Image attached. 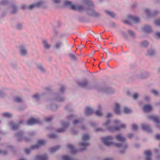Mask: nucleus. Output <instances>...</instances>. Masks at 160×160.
<instances>
[{
    "instance_id": "obj_1",
    "label": "nucleus",
    "mask_w": 160,
    "mask_h": 160,
    "mask_svg": "<svg viewBox=\"0 0 160 160\" xmlns=\"http://www.w3.org/2000/svg\"><path fill=\"white\" fill-rule=\"evenodd\" d=\"M46 143V141L43 140H39L38 142V144L32 146L30 148H26L24 150V152L28 154L30 152L31 150L36 148H38L40 146L44 145Z\"/></svg>"
},
{
    "instance_id": "obj_2",
    "label": "nucleus",
    "mask_w": 160,
    "mask_h": 160,
    "mask_svg": "<svg viewBox=\"0 0 160 160\" xmlns=\"http://www.w3.org/2000/svg\"><path fill=\"white\" fill-rule=\"evenodd\" d=\"M65 5L70 6V8L74 10L81 11L83 9V8L82 6L81 5H78L76 6L73 5L72 2L68 1H66L64 2Z\"/></svg>"
},
{
    "instance_id": "obj_3",
    "label": "nucleus",
    "mask_w": 160,
    "mask_h": 160,
    "mask_svg": "<svg viewBox=\"0 0 160 160\" xmlns=\"http://www.w3.org/2000/svg\"><path fill=\"white\" fill-rule=\"evenodd\" d=\"M112 137L110 136H108L106 137L103 138H102L103 142L104 144L107 146H109L112 145L113 143L111 142L112 139Z\"/></svg>"
},
{
    "instance_id": "obj_4",
    "label": "nucleus",
    "mask_w": 160,
    "mask_h": 160,
    "mask_svg": "<svg viewBox=\"0 0 160 160\" xmlns=\"http://www.w3.org/2000/svg\"><path fill=\"white\" fill-rule=\"evenodd\" d=\"M40 122V121L39 120L33 118L30 119L27 121V124L29 125H32Z\"/></svg>"
},
{
    "instance_id": "obj_5",
    "label": "nucleus",
    "mask_w": 160,
    "mask_h": 160,
    "mask_svg": "<svg viewBox=\"0 0 160 160\" xmlns=\"http://www.w3.org/2000/svg\"><path fill=\"white\" fill-rule=\"evenodd\" d=\"M148 118L152 120L153 121L156 122L157 123V126L158 128H160V126L159 125L160 121L159 118L156 116L153 115H151L148 117Z\"/></svg>"
},
{
    "instance_id": "obj_6",
    "label": "nucleus",
    "mask_w": 160,
    "mask_h": 160,
    "mask_svg": "<svg viewBox=\"0 0 160 160\" xmlns=\"http://www.w3.org/2000/svg\"><path fill=\"white\" fill-rule=\"evenodd\" d=\"M126 127V125L124 124H122L120 125L118 127H110L108 128V129L112 132L114 131H118L121 128H124Z\"/></svg>"
},
{
    "instance_id": "obj_7",
    "label": "nucleus",
    "mask_w": 160,
    "mask_h": 160,
    "mask_svg": "<svg viewBox=\"0 0 160 160\" xmlns=\"http://www.w3.org/2000/svg\"><path fill=\"white\" fill-rule=\"evenodd\" d=\"M42 4V2L41 1H39L35 4L31 5L28 8L29 9H31L34 8L39 7Z\"/></svg>"
},
{
    "instance_id": "obj_8",
    "label": "nucleus",
    "mask_w": 160,
    "mask_h": 160,
    "mask_svg": "<svg viewBox=\"0 0 160 160\" xmlns=\"http://www.w3.org/2000/svg\"><path fill=\"white\" fill-rule=\"evenodd\" d=\"M62 124L63 125V128L61 129H58L57 130V132H64L66 128L68 126L69 123H65L64 122H62Z\"/></svg>"
},
{
    "instance_id": "obj_9",
    "label": "nucleus",
    "mask_w": 160,
    "mask_h": 160,
    "mask_svg": "<svg viewBox=\"0 0 160 160\" xmlns=\"http://www.w3.org/2000/svg\"><path fill=\"white\" fill-rule=\"evenodd\" d=\"M152 106L149 105H144L143 108V110L145 112H148L152 110Z\"/></svg>"
},
{
    "instance_id": "obj_10",
    "label": "nucleus",
    "mask_w": 160,
    "mask_h": 160,
    "mask_svg": "<svg viewBox=\"0 0 160 160\" xmlns=\"http://www.w3.org/2000/svg\"><path fill=\"white\" fill-rule=\"evenodd\" d=\"M48 157L46 155H38L35 158V160H48Z\"/></svg>"
},
{
    "instance_id": "obj_11",
    "label": "nucleus",
    "mask_w": 160,
    "mask_h": 160,
    "mask_svg": "<svg viewBox=\"0 0 160 160\" xmlns=\"http://www.w3.org/2000/svg\"><path fill=\"white\" fill-rule=\"evenodd\" d=\"M116 138L118 141L123 142L126 140V139L122 136L121 134H119L116 136Z\"/></svg>"
},
{
    "instance_id": "obj_12",
    "label": "nucleus",
    "mask_w": 160,
    "mask_h": 160,
    "mask_svg": "<svg viewBox=\"0 0 160 160\" xmlns=\"http://www.w3.org/2000/svg\"><path fill=\"white\" fill-rule=\"evenodd\" d=\"M144 155L147 157L146 160H151V156L152 154L151 152L149 150L146 151L144 152Z\"/></svg>"
},
{
    "instance_id": "obj_13",
    "label": "nucleus",
    "mask_w": 160,
    "mask_h": 160,
    "mask_svg": "<svg viewBox=\"0 0 160 160\" xmlns=\"http://www.w3.org/2000/svg\"><path fill=\"white\" fill-rule=\"evenodd\" d=\"M93 111L92 108L89 107H87L86 108L85 110V114L86 115H88L92 113Z\"/></svg>"
},
{
    "instance_id": "obj_14",
    "label": "nucleus",
    "mask_w": 160,
    "mask_h": 160,
    "mask_svg": "<svg viewBox=\"0 0 160 160\" xmlns=\"http://www.w3.org/2000/svg\"><path fill=\"white\" fill-rule=\"evenodd\" d=\"M129 18L132 20L133 22L135 23H138L139 22L140 20L138 18L133 16L132 15H129L128 16Z\"/></svg>"
},
{
    "instance_id": "obj_15",
    "label": "nucleus",
    "mask_w": 160,
    "mask_h": 160,
    "mask_svg": "<svg viewBox=\"0 0 160 160\" xmlns=\"http://www.w3.org/2000/svg\"><path fill=\"white\" fill-rule=\"evenodd\" d=\"M119 108V105L118 103H116L115 104V107L114 110L115 113L117 114H119L120 113Z\"/></svg>"
},
{
    "instance_id": "obj_16",
    "label": "nucleus",
    "mask_w": 160,
    "mask_h": 160,
    "mask_svg": "<svg viewBox=\"0 0 160 160\" xmlns=\"http://www.w3.org/2000/svg\"><path fill=\"white\" fill-rule=\"evenodd\" d=\"M142 128L145 130L150 132V128L149 126L143 124L142 125Z\"/></svg>"
},
{
    "instance_id": "obj_17",
    "label": "nucleus",
    "mask_w": 160,
    "mask_h": 160,
    "mask_svg": "<svg viewBox=\"0 0 160 160\" xmlns=\"http://www.w3.org/2000/svg\"><path fill=\"white\" fill-rule=\"evenodd\" d=\"M151 27L149 26L145 25L143 28V31L146 32H148L151 31Z\"/></svg>"
},
{
    "instance_id": "obj_18",
    "label": "nucleus",
    "mask_w": 160,
    "mask_h": 160,
    "mask_svg": "<svg viewBox=\"0 0 160 160\" xmlns=\"http://www.w3.org/2000/svg\"><path fill=\"white\" fill-rule=\"evenodd\" d=\"M88 82L87 80L86 79L84 80L82 82H79L78 83L79 85H80L81 87H85L88 84Z\"/></svg>"
},
{
    "instance_id": "obj_19",
    "label": "nucleus",
    "mask_w": 160,
    "mask_h": 160,
    "mask_svg": "<svg viewBox=\"0 0 160 160\" xmlns=\"http://www.w3.org/2000/svg\"><path fill=\"white\" fill-rule=\"evenodd\" d=\"M60 148L59 146H57L55 147L51 148L50 149V152H54L58 150Z\"/></svg>"
},
{
    "instance_id": "obj_20",
    "label": "nucleus",
    "mask_w": 160,
    "mask_h": 160,
    "mask_svg": "<svg viewBox=\"0 0 160 160\" xmlns=\"http://www.w3.org/2000/svg\"><path fill=\"white\" fill-rule=\"evenodd\" d=\"M10 125L12 127V129L13 130H17L18 127L19 125H18L15 124L12 122L10 123Z\"/></svg>"
},
{
    "instance_id": "obj_21",
    "label": "nucleus",
    "mask_w": 160,
    "mask_h": 160,
    "mask_svg": "<svg viewBox=\"0 0 160 160\" xmlns=\"http://www.w3.org/2000/svg\"><path fill=\"white\" fill-rule=\"evenodd\" d=\"M90 138V137L87 134H85L82 137V140L84 142L87 141Z\"/></svg>"
},
{
    "instance_id": "obj_22",
    "label": "nucleus",
    "mask_w": 160,
    "mask_h": 160,
    "mask_svg": "<svg viewBox=\"0 0 160 160\" xmlns=\"http://www.w3.org/2000/svg\"><path fill=\"white\" fill-rule=\"evenodd\" d=\"M20 50L21 53L22 55H24L27 53V50L24 48L21 47Z\"/></svg>"
},
{
    "instance_id": "obj_23",
    "label": "nucleus",
    "mask_w": 160,
    "mask_h": 160,
    "mask_svg": "<svg viewBox=\"0 0 160 160\" xmlns=\"http://www.w3.org/2000/svg\"><path fill=\"white\" fill-rule=\"evenodd\" d=\"M123 112L125 113H129L132 112V110L131 109L126 107L124 108Z\"/></svg>"
},
{
    "instance_id": "obj_24",
    "label": "nucleus",
    "mask_w": 160,
    "mask_h": 160,
    "mask_svg": "<svg viewBox=\"0 0 160 160\" xmlns=\"http://www.w3.org/2000/svg\"><path fill=\"white\" fill-rule=\"evenodd\" d=\"M42 42L44 45V48H46L48 49L50 47V45H49L47 43V42L45 40H43L42 41Z\"/></svg>"
},
{
    "instance_id": "obj_25",
    "label": "nucleus",
    "mask_w": 160,
    "mask_h": 160,
    "mask_svg": "<svg viewBox=\"0 0 160 160\" xmlns=\"http://www.w3.org/2000/svg\"><path fill=\"white\" fill-rule=\"evenodd\" d=\"M106 12L108 15H110L111 17H114L115 16V14L112 12L108 11H106Z\"/></svg>"
},
{
    "instance_id": "obj_26",
    "label": "nucleus",
    "mask_w": 160,
    "mask_h": 160,
    "mask_svg": "<svg viewBox=\"0 0 160 160\" xmlns=\"http://www.w3.org/2000/svg\"><path fill=\"white\" fill-rule=\"evenodd\" d=\"M2 115L5 117L10 118L12 116V114L8 112H5L2 114Z\"/></svg>"
},
{
    "instance_id": "obj_27",
    "label": "nucleus",
    "mask_w": 160,
    "mask_h": 160,
    "mask_svg": "<svg viewBox=\"0 0 160 160\" xmlns=\"http://www.w3.org/2000/svg\"><path fill=\"white\" fill-rule=\"evenodd\" d=\"M96 114L98 116L101 117L102 116V113L101 112V111L98 110H97L95 112Z\"/></svg>"
},
{
    "instance_id": "obj_28",
    "label": "nucleus",
    "mask_w": 160,
    "mask_h": 160,
    "mask_svg": "<svg viewBox=\"0 0 160 160\" xmlns=\"http://www.w3.org/2000/svg\"><path fill=\"white\" fill-rule=\"evenodd\" d=\"M89 145V143L86 142H82L79 144V146L81 147H86Z\"/></svg>"
},
{
    "instance_id": "obj_29",
    "label": "nucleus",
    "mask_w": 160,
    "mask_h": 160,
    "mask_svg": "<svg viewBox=\"0 0 160 160\" xmlns=\"http://www.w3.org/2000/svg\"><path fill=\"white\" fill-rule=\"evenodd\" d=\"M14 100L15 102H19L22 101V99L19 97H16L14 99Z\"/></svg>"
},
{
    "instance_id": "obj_30",
    "label": "nucleus",
    "mask_w": 160,
    "mask_h": 160,
    "mask_svg": "<svg viewBox=\"0 0 160 160\" xmlns=\"http://www.w3.org/2000/svg\"><path fill=\"white\" fill-rule=\"evenodd\" d=\"M67 147L68 148L70 149L72 152H74V148L73 146L71 144H68L67 145Z\"/></svg>"
},
{
    "instance_id": "obj_31",
    "label": "nucleus",
    "mask_w": 160,
    "mask_h": 160,
    "mask_svg": "<svg viewBox=\"0 0 160 160\" xmlns=\"http://www.w3.org/2000/svg\"><path fill=\"white\" fill-rule=\"evenodd\" d=\"M63 160H72V158L67 155L63 157Z\"/></svg>"
},
{
    "instance_id": "obj_32",
    "label": "nucleus",
    "mask_w": 160,
    "mask_h": 160,
    "mask_svg": "<svg viewBox=\"0 0 160 160\" xmlns=\"http://www.w3.org/2000/svg\"><path fill=\"white\" fill-rule=\"evenodd\" d=\"M148 42L147 41H144L142 43V45L144 47H147L148 45Z\"/></svg>"
},
{
    "instance_id": "obj_33",
    "label": "nucleus",
    "mask_w": 160,
    "mask_h": 160,
    "mask_svg": "<svg viewBox=\"0 0 160 160\" xmlns=\"http://www.w3.org/2000/svg\"><path fill=\"white\" fill-rule=\"evenodd\" d=\"M52 119V117H49L45 118V120L46 122H48L51 121Z\"/></svg>"
},
{
    "instance_id": "obj_34",
    "label": "nucleus",
    "mask_w": 160,
    "mask_h": 160,
    "mask_svg": "<svg viewBox=\"0 0 160 160\" xmlns=\"http://www.w3.org/2000/svg\"><path fill=\"white\" fill-rule=\"evenodd\" d=\"M154 53V52L153 51H148V55L149 56H152Z\"/></svg>"
},
{
    "instance_id": "obj_35",
    "label": "nucleus",
    "mask_w": 160,
    "mask_h": 160,
    "mask_svg": "<svg viewBox=\"0 0 160 160\" xmlns=\"http://www.w3.org/2000/svg\"><path fill=\"white\" fill-rule=\"evenodd\" d=\"M69 57L72 59H73L75 60L76 59V57L73 54L70 53L69 55Z\"/></svg>"
},
{
    "instance_id": "obj_36",
    "label": "nucleus",
    "mask_w": 160,
    "mask_h": 160,
    "mask_svg": "<svg viewBox=\"0 0 160 160\" xmlns=\"http://www.w3.org/2000/svg\"><path fill=\"white\" fill-rule=\"evenodd\" d=\"M152 92L156 96L158 95L159 94L158 92L155 90H152Z\"/></svg>"
},
{
    "instance_id": "obj_37",
    "label": "nucleus",
    "mask_w": 160,
    "mask_h": 160,
    "mask_svg": "<svg viewBox=\"0 0 160 160\" xmlns=\"http://www.w3.org/2000/svg\"><path fill=\"white\" fill-rule=\"evenodd\" d=\"M138 97V94L137 93H135L133 95V98L134 99H137Z\"/></svg>"
},
{
    "instance_id": "obj_38",
    "label": "nucleus",
    "mask_w": 160,
    "mask_h": 160,
    "mask_svg": "<svg viewBox=\"0 0 160 160\" xmlns=\"http://www.w3.org/2000/svg\"><path fill=\"white\" fill-rule=\"evenodd\" d=\"M115 146L118 148H120L122 147V144L115 143L114 144Z\"/></svg>"
},
{
    "instance_id": "obj_39",
    "label": "nucleus",
    "mask_w": 160,
    "mask_h": 160,
    "mask_svg": "<svg viewBox=\"0 0 160 160\" xmlns=\"http://www.w3.org/2000/svg\"><path fill=\"white\" fill-rule=\"evenodd\" d=\"M155 24L157 25H160V19L156 20L155 22Z\"/></svg>"
},
{
    "instance_id": "obj_40",
    "label": "nucleus",
    "mask_w": 160,
    "mask_h": 160,
    "mask_svg": "<svg viewBox=\"0 0 160 160\" xmlns=\"http://www.w3.org/2000/svg\"><path fill=\"white\" fill-rule=\"evenodd\" d=\"M8 2L7 0H4L1 2H0V4L1 5L5 4Z\"/></svg>"
},
{
    "instance_id": "obj_41",
    "label": "nucleus",
    "mask_w": 160,
    "mask_h": 160,
    "mask_svg": "<svg viewBox=\"0 0 160 160\" xmlns=\"http://www.w3.org/2000/svg\"><path fill=\"white\" fill-rule=\"evenodd\" d=\"M132 128L133 130H136L138 128V126L135 124H133L132 125Z\"/></svg>"
},
{
    "instance_id": "obj_42",
    "label": "nucleus",
    "mask_w": 160,
    "mask_h": 160,
    "mask_svg": "<svg viewBox=\"0 0 160 160\" xmlns=\"http://www.w3.org/2000/svg\"><path fill=\"white\" fill-rule=\"evenodd\" d=\"M12 8L13 10L12 11V13H14L16 12L17 9L14 6H12Z\"/></svg>"
},
{
    "instance_id": "obj_43",
    "label": "nucleus",
    "mask_w": 160,
    "mask_h": 160,
    "mask_svg": "<svg viewBox=\"0 0 160 160\" xmlns=\"http://www.w3.org/2000/svg\"><path fill=\"white\" fill-rule=\"evenodd\" d=\"M84 2H85L88 4L92 5V2L90 1L89 0H84Z\"/></svg>"
},
{
    "instance_id": "obj_44",
    "label": "nucleus",
    "mask_w": 160,
    "mask_h": 160,
    "mask_svg": "<svg viewBox=\"0 0 160 160\" xmlns=\"http://www.w3.org/2000/svg\"><path fill=\"white\" fill-rule=\"evenodd\" d=\"M128 32L132 36H134V33L131 30H128Z\"/></svg>"
},
{
    "instance_id": "obj_45",
    "label": "nucleus",
    "mask_w": 160,
    "mask_h": 160,
    "mask_svg": "<svg viewBox=\"0 0 160 160\" xmlns=\"http://www.w3.org/2000/svg\"><path fill=\"white\" fill-rule=\"evenodd\" d=\"M23 134V133L22 132H20L18 133L17 135V136L18 137H21Z\"/></svg>"
},
{
    "instance_id": "obj_46",
    "label": "nucleus",
    "mask_w": 160,
    "mask_h": 160,
    "mask_svg": "<svg viewBox=\"0 0 160 160\" xmlns=\"http://www.w3.org/2000/svg\"><path fill=\"white\" fill-rule=\"evenodd\" d=\"M79 120H75L74 121H73V124H77V123H78L79 122Z\"/></svg>"
},
{
    "instance_id": "obj_47",
    "label": "nucleus",
    "mask_w": 160,
    "mask_h": 160,
    "mask_svg": "<svg viewBox=\"0 0 160 160\" xmlns=\"http://www.w3.org/2000/svg\"><path fill=\"white\" fill-rule=\"evenodd\" d=\"M33 97L36 99H38L39 97V95L38 94H36L33 96Z\"/></svg>"
},
{
    "instance_id": "obj_48",
    "label": "nucleus",
    "mask_w": 160,
    "mask_h": 160,
    "mask_svg": "<svg viewBox=\"0 0 160 160\" xmlns=\"http://www.w3.org/2000/svg\"><path fill=\"white\" fill-rule=\"evenodd\" d=\"M110 121H107V122H105L104 124V125L106 126H107L110 123Z\"/></svg>"
},
{
    "instance_id": "obj_49",
    "label": "nucleus",
    "mask_w": 160,
    "mask_h": 160,
    "mask_svg": "<svg viewBox=\"0 0 160 160\" xmlns=\"http://www.w3.org/2000/svg\"><path fill=\"white\" fill-rule=\"evenodd\" d=\"M157 37L158 38H160V32H157L156 33Z\"/></svg>"
},
{
    "instance_id": "obj_50",
    "label": "nucleus",
    "mask_w": 160,
    "mask_h": 160,
    "mask_svg": "<svg viewBox=\"0 0 160 160\" xmlns=\"http://www.w3.org/2000/svg\"><path fill=\"white\" fill-rule=\"evenodd\" d=\"M65 89V88L64 86L62 87L60 89V92H63L64 91Z\"/></svg>"
},
{
    "instance_id": "obj_51",
    "label": "nucleus",
    "mask_w": 160,
    "mask_h": 160,
    "mask_svg": "<svg viewBox=\"0 0 160 160\" xmlns=\"http://www.w3.org/2000/svg\"><path fill=\"white\" fill-rule=\"evenodd\" d=\"M49 137L51 138H54L56 137V135L54 134H53L50 135Z\"/></svg>"
},
{
    "instance_id": "obj_52",
    "label": "nucleus",
    "mask_w": 160,
    "mask_h": 160,
    "mask_svg": "<svg viewBox=\"0 0 160 160\" xmlns=\"http://www.w3.org/2000/svg\"><path fill=\"white\" fill-rule=\"evenodd\" d=\"M156 138L157 139H160V135L158 134L156 136Z\"/></svg>"
},
{
    "instance_id": "obj_53",
    "label": "nucleus",
    "mask_w": 160,
    "mask_h": 160,
    "mask_svg": "<svg viewBox=\"0 0 160 160\" xmlns=\"http://www.w3.org/2000/svg\"><path fill=\"white\" fill-rule=\"evenodd\" d=\"M112 116V114L111 113H109L107 115V118H109Z\"/></svg>"
},
{
    "instance_id": "obj_54",
    "label": "nucleus",
    "mask_w": 160,
    "mask_h": 160,
    "mask_svg": "<svg viewBox=\"0 0 160 160\" xmlns=\"http://www.w3.org/2000/svg\"><path fill=\"white\" fill-rule=\"evenodd\" d=\"M60 45V44L59 43H57L56 45V48H58Z\"/></svg>"
},
{
    "instance_id": "obj_55",
    "label": "nucleus",
    "mask_w": 160,
    "mask_h": 160,
    "mask_svg": "<svg viewBox=\"0 0 160 160\" xmlns=\"http://www.w3.org/2000/svg\"><path fill=\"white\" fill-rule=\"evenodd\" d=\"M145 12L147 14H148L150 12V10L148 9H147L145 10Z\"/></svg>"
},
{
    "instance_id": "obj_56",
    "label": "nucleus",
    "mask_w": 160,
    "mask_h": 160,
    "mask_svg": "<svg viewBox=\"0 0 160 160\" xmlns=\"http://www.w3.org/2000/svg\"><path fill=\"white\" fill-rule=\"evenodd\" d=\"M38 68L39 69H40L41 70L43 71V69L42 66L41 65H40L38 66Z\"/></svg>"
},
{
    "instance_id": "obj_57",
    "label": "nucleus",
    "mask_w": 160,
    "mask_h": 160,
    "mask_svg": "<svg viewBox=\"0 0 160 160\" xmlns=\"http://www.w3.org/2000/svg\"><path fill=\"white\" fill-rule=\"evenodd\" d=\"M21 27H22V26H21V25H20V24H18L17 26V28L18 29H20L21 28Z\"/></svg>"
},
{
    "instance_id": "obj_58",
    "label": "nucleus",
    "mask_w": 160,
    "mask_h": 160,
    "mask_svg": "<svg viewBox=\"0 0 160 160\" xmlns=\"http://www.w3.org/2000/svg\"><path fill=\"white\" fill-rule=\"evenodd\" d=\"M54 2L55 3H58L60 2V0H53Z\"/></svg>"
},
{
    "instance_id": "obj_59",
    "label": "nucleus",
    "mask_w": 160,
    "mask_h": 160,
    "mask_svg": "<svg viewBox=\"0 0 160 160\" xmlns=\"http://www.w3.org/2000/svg\"><path fill=\"white\" fill-rule=\"evenodd\" d=\"M133 136V135L132 134H128V137L129 138H131Z\"/></svg>"
},
{
    "instance_id": "obj_60",
    "label": "nucleus",
    "mask_w": 160,
    "mask_h": 160,
    "mask_svg": "<svg viewBox=\"0 0 160 160\" xmlns=\"http://www.w3.org/2000/svg\"><path fill=\"white\" fill-rule=\"evenodd\" d=\"M119 122V121L118 120H116L114 121V123L116 124L118 123Z\"/></svg>"
},
{
    "instance_id": "obj_61",
    "label": "nucleus",
    "mask_w": 160,
    "mask_h": 160,
    "mask_svg": "<svg viewBox=\"0 0 160 160\" xmlns=\"http://www.w3.org/2000/svg\"><path fill=\"white\" fill-rule=\"evenodd\" d=\"M26 7L24 5H22V8L23 9H24L26 8Z\"/></svg>"
},
{
    "instance_id": "obj_62",
    "label": "nucleus",
    "mask_w": 160,
    "mask_h": 160,
    "mask_svg": "<svg viewBox=\"0 0 160 160\" xmlns=\"http://www.w3.org/2000/svg\"><path fill=\"white\" fill-rule=\"evenodd\" d=\"M72 117V115H70V116H68L67 117V118L68 119H70Z\"/></svg>"
},
{
    "instance_id": "obj_63",
    "label": "nucleus",
    "mask_w": 160,
    "mask_h": 160,
    "mask_svg": "<svg viewBox=\"0 0 160 160\" xmlns=\"http://www.w3.org/2000/svg\"><path fill=\"white\" fill-rule=\"evenodd\" d=\"M145 99L146 100H148L149 99V98L148 97H146L145 98Z\"/></svg>"
},
{
    "instance_id": "obj_64",
    "label": "nucleus",
    "mask_w": 160,
    "mask_h": 160,
    "mask_svg": "<svg viewBox=\"0 0 160 160\" xmlns=\"http://www.w3.org/2000/svg\"><path fill=\"white\" fill-rule=\"evenodd\" d=\"M104 160H112V159L110 158H106Z\"/></svg>"
}]
</instances>
